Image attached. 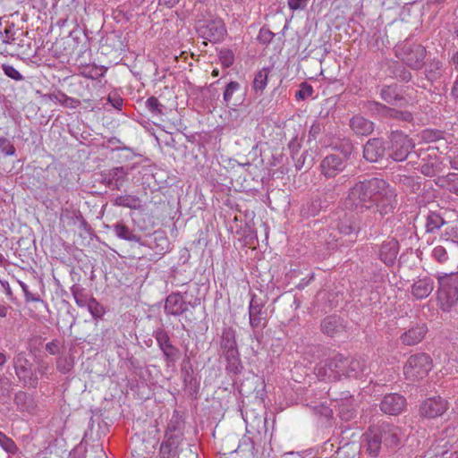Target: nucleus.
I'll use <instances>...</instances> for the list:
<instances>
[{
  "instance_id": "1",
  "label": "nucleus",
  "mask_w": 458,
  "mask_h": 458,
  "mask_svg": "<svg viewBox=\"0 0 458 458\" xmlns=\"http://www.w3.org/2000/svg\"><path fill=\"white\" fill-rule=\"evenodd\" d=\"M401 429L388 422H379L369 428L367 451L371 457L386 455L396 450L400 445Z\"/></svg>"
},
{
  "instance_id": "2",
  "label": "nucleus",
  "mask_w": 458,
  "mask_h": 458,
  "mask_svg": "<svg viewBox=\"0 0 458 458\" xmlns=\"http://www.w3.org/2000/svg\"><path fill=\"white\" fill-rule=\"evenodd\" d=\"M385 189V180L377 177L365 179L356 182L348 192L346 204L360 210H369L374 208L377 196Z\"/></svg>"
},
{
  "instance_id": "3",
  "label": "nucleus",
  "mask_w": 458,
  "mask_h": 458,
  "mask_svg": "<svg viewBox=\"0 0 458 458\" xmlns=\"http://www.w3.org/2000/svg\"><path fill=\"white\" fill-rule=\"evenodd\" d=\"M437 301L441 310L448 312L458 302V273L438 277Z\"/></svg>"
},
{
  "instance_id": "4",
  "label": "nucleus",
  "mask_w": 458,
  "mask_h": 458,
  "mask_svg": "<svg viewBox=\"0 0 458 458\" xmlns=\"http://www.w3.org/2000/svg\"><path fill=\"white\" fill-rule=\"evenodd\" d=\"M395 54L407 66L418 71L424 66L427 50L420 44L404 42L396 47Z\"/></svg>"
},
{
  "instance_id": "5",
  "label": "nucleus",
  "mask_w": 458,
  "mask_h": 458,
  "mask_svg": "<svg viewBox=\"0 0 458 458\" xmlns=\"http://www.w3.org/2000/svg\"><path fill=\"white\" fill-rule=\"evenodd\" d=\"M432 369V359L425 352L411 355L403 367L407 379L419 380L424 378Z\"/></svg>"
},
{
  "instance_id": "6",
  "label": "nucleus",
  "mask_w": 458,
  "mask_h": 458,
  "mask_svg": "<svg viewBox=\"0 0 458 458\" xmlns=\"http://www.w3.org/2000/svg\"><path fill=\"white\" fill-rule=\"evenodd\" d=\"M388 138L387 157L395 162L404 161L414 148L412 140L399 131H392Z\"/></svg>"
},
{
  "instance_id": "7",
  "label": "nucleus",
  "mask_w": 458,
  "mask_h": 458,
  "mask_svg": "<svg viewBox=\"0 0 458 458\" xmlns=\"http://www.w3.org/2000/svg\"><path fill=\"white\" fill-rule=\"evenodd\" d=\"M349 358L343 354H336L328 358L323 367L318 368V376L325 379L339 380L343 376L346 377Z\"/></svg>"
},
{
  "instance_id": "8",
  "label": "nucleus",
  "mask_w": 458,
  "mask_h": 458,
  "mask_svg": "<svg viewBox=\"0 0 458 458\" xmlns=\"http://www.w3.org/2000/svg\"><path fill=\"white\" fill-rule=\"evenodd\" d=\"M14 369L15 373L22 382L23 386L30 388H37L38 385V377L37 371L33 369L32 363L26 358L23 352L18 353L14 359Z\"/></svg>"
},
{
  "instance_id": "9",
  "label": "nucleus",
  "mask_w": 458,
  "mask_h": 458,
  "mask_svg": "<svg viewBox=\"0 0 458 458\" xmlns=\"http://www.w3.org/2000/svg\"><path fill=\"white\" fill-rule=\"evenodd\" d=\"M200 304V299L196 298L193 301H187L186 296H183L182 293H171L165 298L164 310L166 315L180 317L189 310V307L194 309Z\"/></svg>"
},
{
  "instance_id": "10",
  "label": "nucleus",
  "mask_w": 458,
  "mask_h": 458,
  "mask_svg": "<svg viewBox=\"0 0 458 458\" xmlns=\"http://www.w3.org/2000/svg\"><path fill=\"white\" fill-rule=\"evenodd\" d=\"M153 337L163 353L164 360L167 367L174 366L180 359V350L173 344L168 333L162 327L153 332Z\"/></svg>"
},
{
  "instance_id": "11",
  "label": "nucleus",
  "mask_w": 458,
  "mask_h": 458,
  "mask_svg": "<svg viewBox=\"0 0 458 458\" xmlns=\"http://www.w3.org/2000/svg\"><path fill=\"white\" fill-rule=\"evenodd\" d=\"M389 142L382 137L369 139L363 145L362 157L369 163H378L388 153Z\"/></svg>"
},
{
  "instance_id": "12",
  "label": "nucleus",
  "mask_w": 458,
  "mask_h": 458,
  "mask_svg": "<svg viewBox=\"0 0 458 458\" xmlns=\"http://www.w3.org/2000/svg\"><path fill=\"white\" fill-rule=\"evenodd\" d=\"M181 377L185 390L191 400L199 398L200 383L194 375L193 367L189 357L182 360L181 365Z\"/></svg>"
},
{
  "instance_id": "13",
  "label": "nucleus",
  "mask_w": 458,
  "mask_h": 458,
  "mask_svg": "<svg viewBox=\"0 0 458 458\" xmlns=\"http://www.w3.org/2000/svg\"><path fill=\"white\" fill-rule=\"evenodd\" d=\"M266 300L255 294L251 296L249 305L250 325L252 328H264L267 325V310Z\"/></svg>"
},
{
  "instance_id": "14",
  "label": "nucleus",
  "mask_w": 458,
  "mask_h": 458,
  "mask_svg": "<svg viewBox=\"0 0 458 458\" xmlns=\"http://www.w3.org/2000/svg\"><path fill=\"white\" fill-rule=\"evenodd\" d=\"M199 35L212 43L220 42L226 34V29L221 19H214L200 24L197 28Z\"/></svg>"
},
{
  "instance_id": "15",
  "label": "nucleus",
  "mask_w": 458,
  "mask_h": 458,
  "mask_svg": "<svg viewBox=\"0 0 458 458\" xmlns=\"http://www.w3.org/2000/svg\"><path fill=\"white\" fill-rule=\"evenodd\" d=\"M377 196V201L375 207L377 209L375 213H378L380 217L384 216L393 214L396 206L397 199L394 191L389 187V184L385 181V189L381 191Z\"/></svg>"
},
{
  "instance_id": "16",
  "label": "nucleus",
  "mask_w": 458,
  "mask_h": 458,
  "mask_svg": "<svg viewBox=\"0 0 458 458\" xmlns=\"http://www.w3.org/2000/svg\"><path fill=\"white\" fill-rule=\"evenodd\" d=\"M320 173L327 179L336 177L347 167L345 158L339 154H328L320 162Z\"/></svg>"
},
{
  "instance_id": "17",
  "label": "nucleus",
  "mask_w": 458,
  "mask_h": 458,
  "mask_svg": "<svg viewBox=\"0 0 458 458\" xmlns=\"http://www.w3.org/2000/svg\"><path fill=\"white\" fill-rule=\"evenodd\" d=\"M448 402L445 399L436 396L423 401L419 412L423 418L435 419L442 416L448 410Z\"/></svg>"
},
{
  "instance_id": "18",
  "label": "nucleus",
  "mask_w": 458,
  "mask_h": 458,
  "mask_svg": "<svg viewBox=\"0 0 458 458\" xmlns=\"http://www.w3.org/2000/svg\"><path fill=\"white\" fill-rule=\"evenodd\" d=\"M419 157L421 161L420 170L425 176L434 177L442 172V162L433 148L421 151Z\"/></svg>"
},
{
  "instance_id": "19",
  "label": "nucleus",
  "mask_w": 458,
  "mask_h": 458,
  "mask_svg": "<svg viewBox=\"0 0 458 458\" xmlns=\"http://www.w3.org/2000/svg\"><path fill=\"white\" fill-rule=\"evenodd\" d=\"M406 404V399L403 395L393 393L384 395L380 402L379 408L385 414L397 416L404 411Z\"/></svg>"
},
{
  "instance_id": "20",
  "label": "nucleus",
  "mask_w": 458,
  "mask_h": 458,
  "mask_svg": "<svg viewBox=\"0 0 458 458\" xmlns=\"http://www.w3.org/2000/svg\"><path fill=\"white\" fill-rule=\"evenodd\" d=\"M128 170L123 166L114 167L101 174L102 182L111 190L120 191L127 180Z\"/></svg>"
},
{
  "instance_id": "21",
  "label": "nucleus",
  "mask_w": 458,
  "mask_h": 458,
  "mask_svg": "<svg viewBox=\"0 0 458 458\" xmlns=\"http://www.w3.org/2000/svg\"><path fill=\"white\" fill-rule=\"evenodd\" d=\"M379 97L382 101L390 106H404L407 100L401 93L397 84L384 85L379 89Z\"/></svg>"
},
{
  "instance_id": "22",
  "label": "nucleus",
  "mask_w": 458,
  "mask_h": 458,
  "mask_svg": "<svg viewBox=\"0 0 458 458\" xmlns=\"http://www.w3.org/2000/svg\"><path fill=\"white\" fill-rule=\"evenodd\" d=\"M428 330V327L425 323H416L404 331L400 335L399 339L403 344L413 346L420 344L424 339Z\"/></svg>"
},
{
  "instance_id": "23",
  "label": "nucleus",
  "mask_w": 458,
  "mask_h": 458,
  "mask_svg": "<svg viewBox=\"0 0 458 458\" xmlns=\"http://www.w3.org/2000/svg\"><path fill=\"white\" fill-rule=\"evenodd\" d=\"M325 195L326 196L324 198L322 197V194H319L313 198L311 201L302 208L301 212L309 216H315L322 209L327 208L330 203L334 202L335 195L330 189H328V194L325 192Z\"/></svg>"
},
{
  "instance_id": "24",
  "label": "nucleus",
  "mask_w": 458,
  "mask_h": 458,
  "mask_svg": "<svg viewBox=\"0 0 458 458\" xmlns=\"http://www.w3.org/2000/svg\"><path fill=\"white\" fill-rule=\"evenodd\" d=\"M219 347L221 356L239 352L236 341V331L232 327H225L222 329Z\"/></svg>"
},
{
  "instance_id": "25",
  "label": "nucleus",
  "mask_w": 458,
  "mask_h": 458,
  "mask_svg": "<svg viewBox=\"0 0 458 458\" xmlns=\"http://www.w3.org/2000/svg\"><path fill=\"white\" fill-rule=\"evenodd\" d=\"M322 333L328 337H335L345 331L344 319L336 315L327 316L320 323Z\"/></svg>"
},
{
  "instance_id": "26",
  "label": "nucleus",
  "mask_w": 458,
  "mask_h": 458,
  "mask_svg": "<svg viewBox=\"0 0 458 458\" xmlns=\"http://www.w3.org/2000/svg\"><path fill=\"white\" fill-rule=\"evenodd\" d=\"M399 252V242L394 238L387 239L382 242L379 249V259L386 266L394 264Z\"/></svg>"
},
{
  "instance_id": "27",
  "label": "nucleus",
  "mask_w": 458,
  "mask_h": 458,
  "mask_svg": "<svg viewBox=\"0 0 458 458\" xmlns=\"http://www.w3.org/2000/svg\"><path fill=\"white\" fill-rule=\"evenodd\" d=\"M349 126L357 136H369L375 129L374 122L361 114H355L349 120Z\"/></svg>"
},
{
  "instance_id": "28",
  "label": "nucleus",
  "mask_w": 458,
  "mask_h": 458,
  "mask_svg": "<svg viewBox=\"0 0 458 458\" xmlns=\"http://www.w3.org/2000/svg\"><path fill=\"white\" fill-rule=\"evenodd\" d=\"M140 245L148 246L158 255L165 254L169 249V240L162 231H155L152 236L145 242H140Z\"/></svg>"
},
{
  "instance_id": "29",
  "label": "nucleus",
  "mask_w": 458,
  "mask_h": 458,
  "mask_svg": "<svg viewBox=\"0 0 458 458\" xmlns=\"http://www.w3.org/2000/svg\"><path fill=\"white\" fill-rule=\"evenodd\" d=\"M364 107L369 114L377 120H387L390 116L392 106L386 103L376 100H368L364 104Z\"/></svg>"
},
{
  "instance_id": "30",
  "label": "nucleus",
  "mask_w": 458,
  "mask_h": 458,
  "mask_svg": "<svg viewBox=\"0 0 458 458\" xmlns=\"http://www.w3.org/2000/svg\"><path fill=\"white\" fill-rule=\"evenodd\" d=\"M180 435L169 437L162 442L159 448V458H174L182 445Z\"/></svg>"
},
{
  "instance_id": "31",
  "label": "nucleus",
  "mask_w": 458,
  "mask_h": 458,
  "mask_svg": "<svg viewBox=\"0 0 458 458\" xmlns=\"http://www.w3.org/2000/svg\"><path fill=\"white\" fill-rule=\"evenodd\" d=\"M433 290L434 281L428 276L415 281L411 285V294L418 300L427 298Z\"/></svg>"
},
{
  "instance_id": "32",
  "label": "nucleus",
  "mask_w": 458,
  "mask_h": 458,
  "mask_svg": "<svg viewBox=\"0 0 458 458\" xmlns=\"http://www.w3.org/2000/svg\"><path fill=\"white\" fill-rule=\"evenodd\" d=\"M337 229L340 233L349 236L351 241H355L361 228L354 217H345L340 219L337 224Z\"/></svg>"
},
{
  "instance_id": "33",
  "label": "nucleus",
  "mask_w": 458,
  "mask_h": 458,
  "mask_svg": "<svg viewBox=\"0 0 458 458\" xmlns=\"http://www.w3.org/2000/svg\"><path fill=\"white\" fill-rule=\"evenodd\" d=\"M424 66L425 78L431 84L440 80L443 76V63L439 59L433 58L427 63L424 62Z\"/></svg>"
},
{
  "instance_id": "34",
  "label": "nucleus",
  "mask_w": 458,
  "mask_h": 458,
  "mask_svg": "<svg viewBox=\"0 0 458 458\" xmlns=\"http://www.w3.org/2000/svg\"><path fill=\"white\" fill-rule=\"evenodd\" d=\"M225 359V371L230 377L234 380V377L239 376L244 369L242 362L240 352H234L223 356Z\"/></svg>"
},
{
  "instance_id": "35",
  "label": "nucleus",
  "mask_w": 458,
  "mask_h": 458,
  "mask_svg": "<svg viewBox=\"0 0 458 458\" xmlns=\"http://www.w3.org/2000/svg\"><path fill=\"white\" fill-rule=\"evenodd\" d=\"M357 404L352 395L341 399L339 415L343 420L349 421L357 415Z\"/></svg>"
},
{
  "instance_id": "36",
  "label": "nucleus",
  "mask_w": 458,
  "mask_h": 458,
  "mask_svg": "<svg viewBox=\"0 0 458 458\" xmlns=\"http://www.w3.org/2000/svg\"><path fill=\"white\" fill-rule=\"evenodd\" d=\"M395 180L405 191L417 193L421 190V177L420 176L397 174Z\"/></svg>"
},
{
  "instance_id": "37",
  "label": "nucleus",
  "mask_w": 458,
  "mask_h": 458,
  "mask_svg": "<svg viewBox=\"0 0 458 458\" xmlns=\"http://www.w3.org/2000/svg\"><path fill=\"white\" fill-rule=\"evenodd\" d=\"M107 228H112L115 235L124 241L140 242V237L133 233L132 230L129 228L123 221L114 224L112 226L106 225Z\"/></svg>"
},
{
  "instance_id": "38",
  "label": "nucleus",
  "mask_w": 458,
  "mask_h": 458,
  "mask_svg": "<svg viewBox=\"0 0 458 458\" xmlns=\"http://www.w3.org/2000/svg\"><path fill=\"white\" fill-rule=\"evenodd\" d=\"M445 225H446V222L439 213L431 211L426 216L425 229L427 233H434Z\"/></svg>"
},
{
  "instance_id": "39",
  "label": "nucleus",
  "mask_w": 458,
  "mask_h": 458,
  "mask_svg": "<svg viewBox=\"0 0 458 458\" xmlns=\"http://www.w3.org/2000/svg\"><path fill=\"white\" fill-rule=\"evenodd\" d=\"M271 69L265 67L256 72L252 82V89L256 94L261 95L267 84L268 75Z\"/></svg>"
},
{
  "instance_id": "40",
  "label": "nucleus",
  "mask_w": 458,
  "mask_h": 458,
  "mask_svg": "<svg viewBox=\"0 0 458 458\" xmlns=\"http://www.w3.org/2000/svg\"><path fill=\"white\" fill-rule=\"evenodd\" d=\"M366 371L365 360L362 358H349L346 377H358Z\"/></svg>"
},
{
  "instance_id": "41",
  "label": "nucleus",
  "mask_w": 458,
  "mask_h": 458,
  "mask_svg": "<svg viewBox=\"0 0 458 458\" xmlns=\"http://www.w3.org/2000/svg\"><path fill=\"white\" fill-rule=\"evenodd\" d=\"M49 98L51 100L57 101L63 106L69 108H75L81 104V101L79 99L68 97L62 91H58L57 94H50Z\"/></svg>"
},
{
  "instance_id": "42",
  "label": "nucleus",
  "mask_w": 458,
  "mask_h": 458,
  "mask_svg": "<svg viewBox=\"0 0 458 458\" xmlns=\"http://www.w3.org/2000/svg\"><path fill=\"white\" fill-rule=\"evenodd\" d=\"M140 199L132 195H122L118 196L114 199V205L129 208L131 209H137L140 206Z\"/></svg>"
},
{
  "instance_id": "43",
  "label": "nucleus",
  "mask_w": 458,
  "mask_h": 458,
  "mask_svg": "<svg viewBox=\"0 0 458 458\" xmlns=\"http://www.w3.org/2000/svg\"><path fill=\"white\" fill-rule=\"evenodd\" d=\"M440 241L458 244V225H446L441 233Z\"/></svg>"
},
{
  "instance_id": "44",
  "label": "nucleus",
  "mask_w": 458,
  "mask_h": 458,
  "mask_svg": "<svg viewBox=\"0 0 458 458\" xmlns=\"http://www.w3.org/2000/svg\"><path fill=\"white\" fill-rule=\"evenodd\" d=\"M71 293L74 298L76 304L79 307L83 308L87 306V304L89 301V298L85 293L84 288H82L79 284H73L71 287Z\"/></svg>"
},
{
  "instance_id": "45",
  "label": "nucleus",
  "mask_w": 458,
  "mask_h": 458,
  "mask_svg": "<svg viewBox=\"0 0 458 458\" xmlns=\"http://www.w3.org/2000/svg\"><path fill=\"white\" fill-rule=\"evenodd\" d=\"M294 160V166L296 168V170H302V169H305L306 171H308L309 169L311 168L312 165H313V157H311V155H309L308 151H304L303 153H301L299 157L298 156H295V159Z\"/></svg>"
},
{
  "instance_id": "46",
  "label": "nucleus",
  "mask_w": 458,
  "mask_h": 458,
  "mask_svg": "<svg viewBox=\"0 0 458 458\" xmlns=\"http://www.w3.org/2000/svg\"><path fill=\"white\" fill-rule=\"evenodd\" d=\"M389 119L404 123H412L414 117L412 113L410 111H403L392 106Z\"/></svg>"
},
{
  "instance_id": "47",
  "label": "nucleus",
  "mask_w": 458,
  "mask_h": 458,
  "mask_svg": "<svg viewBox=\"0 0 458 458\" xmlns=\"http://www.w3.org/2000/svg\"><path fill=\"white\" fill-rule=\"evenodd\" d=\"M145 106L153 115L164 114L165 106L154 96L149 97L146 100Z\"/></svg>"
},
{
  "instance_id": "48",
  "label": "nucleus",
  "mask_w": 458,
  "mask_h": 458,
  "mask_svg": "<svg viewBox=\"0 0 458 458\" xmlns=\"http://www.w3.org/2000/svg\"><path fill=\"white\" fill-rule=\"evenodd\" d=\"M177 458H199L198 446L195 444H188L180 446Z\"/></svg>"
},
{
  "instance_id": "49",
  "label": "nucleus",
  "mask_w": 458,
  "mask_h": 458,
  "mask_svg": "<svg viewBox=\"0 0 458 458\" xmlns=\"http://www.w3.org/2000/svg\"><path fill=\"white\" fill-rule=\"evenodd\" d=\"M86 307L94 318H100L105 314L104 307L93 297H89Z\"/></svg>"
},
{
  "instance_id": "50",
  "label": "nucleus",
  "mask_w": 458,
  "mask_h": 458,
  "mask_svg": "<svg viewBox=\"0 0 458 458\" xmlns=\"http://www.w3.org/2000/svg\"><path fill=\"white\" fill-rule=\"evenodd\" d=\"M241 89V85L238 81H231L225 88L223 99L226 103V106H229L233 96L235 92H237Z\"/></svg>"
},
{
  "instance_id": "51",
  "label": "nucleus",
  "mask_w": 458,
  "mask_h": 458,
  "mask_svg": "<svg viewBox=\"0 0 458 458\" xmlns=\"http://www.w3.org/2000/svg\"><path fill=\"white\" fill-rule=\"evenodd\" d=\"M0 446L9 454H15L18 450L14 441L7 437L4 433L0 431Z\"/></svg>"
},
{
  "instance_id": "52",
  "label": "nucleus",
  "mask_w": 458,
  "mask_h": 458,
  "mask_svg": "<svg viewBox=\"0 0 458 458\" xmlns=\"http://www.w3.org/2000/svg\"><path fill=\"white\" fill-rule=\"evenodd\" d=\"M314 90L310 84L308 82H302L300 85V89L295 93V98L297 100H305L307 98L311 97Z\"/></svg>"
},
{
  "instance_id": "53",
  "label": "nucleus",
  "mask_w": 458,
  "mask_h": 458,
  "mask_svg": "<svg viewBox=\"0 0 458 458\" xmlns=\"http://www.w3.org/2000/svg\"><path fill=\"white\" fill-rule=\"evenodd\" d=\"M275 37V33H273L266 26L260 28L258 35V40L260 44L267 46L271 43Z\"/></svg>"
},
{
  "instance_id": "54",
  "label": "nucleus",
  "mask_w": 458,
  "mask_h": 458,
  "mask_svg": "<svg viewBox=\"0 0 458 458\" xmlns=\"http://www.w3.org/2000/svg\"><path fill=\"white\" fill-rule=\"evenodd\" d=\"M177 435H180L181 441H182L183 440V433L180 429L179 422L177 420H175V421L171 420L167 425V428H166V430L165 433V438L167 439L169 437H174V436H177Z\"/></svg>"
},
{
  "instance_id": "55",
  "label": "nucleus",
  "mask_w": 458,
  "mask_h": 458,
  "mask_svg": "<svg viewBox=\"0 0 458 458\" xmlns=\"http://www.w3.org/2000/svg\"><path fill=\"white\" fill-rule=\"evenodd\" d=\"M219 60L223 66L230 67L234 62V55L232 50L225 48L219 52Z\"/></svg>"
},
{
  "instance_id": "56",
  "label": "nucleus",
  "mask_w": 458,
  "mask_h": 458,
  "mask_svg": "<svg viewBox=\"0 0 458 458\" xmlns=\"http://www.w3.org/2000/svg\"><path fill=\"white\" fill-rule=\"evenodd\" d=\"M432 257L436 261L439 263H445L449 259L446 249L442 245H437L433 249Z\"/></svg>"
},
{
  "instance_id": "57",
  "label": "nucleus",
  "mask_w": 458,
  "mask_h": 458,
  "mask_svg": "<svg viewBox=\"0 0 458 458\" xmlns=\"http://www.w3.org/2000/svg\"><path fill=\"white\" fill-rule=\"evenodd\" d=\"M2 70L7 77L16 81H21L24 79L20 72L17 71L13 65L4 64H2Z\"/></svg>"
},
{
  "instance_id": "58",
  "label": "nucleus",
  "mask_w": 458,
  "mask_h": 458,
  "mask_svg": "<svg viewBox=\"0 0 458 458\" xmlns=\"http://www.w3.org/2000/svg\"><path fill=\"white\" fill-rule=\"evenodd\" d=\"M15 30L14 25L11 24L7 26L4 32L0 31V37L2 38L3 43L4 44H12L15 40Z\"/></svg>"
},
{
  "instance_id": "59",
  "label": "nucleus",
  "mask_w": 458,
  "mask_h": 458,
  "mask_svg": "<svg viewBox=\"0 0 458 458\" xmlns=\"http://www.w3.org/2000/svg\"><path fill=\"white\" fill-rule=\"evenodd\" d=\"M0 151L7 156H13L16 150L10 140L0 137Z\"/></svg>"
},
{
  "instance_id": "60",
  "label": "nucleus",
  "mask_w": 458,
  "mask_h": 458,
  "mask_svg": "<svg viewBox=\"0 0 458 458\" xmlns=\"http://www.w3.org/2000/svg\"><path fill=\"white\" fill-rule=\"evenodd\" d=\"M12 392V382L11 380L3 376L0 377V397H9Z\"/></svg>"
},
{
  "instance_id": "61",
  "label": "nucleus",
  "mask_w": 458,
  "mask_h": 458,
  "mask_svg": "<svg viewBox=\"0 0 458 458\" xmlns=\"http://www.w3.org/2000/svg\"><path fill=\"white\" fill-rule=\"evenodd\" d=\"M444 132L439 130H425L422 131V139L426 141H436L443 139Z\"/></svg>"
},
{
  "instance_id": "62",
  "label": "nucleus",
  "mask_w": 458,
  "mask_h": 458,
  "mask_svg": "<svg viewBox=\"0 0 458 458\" xmlns=\"http://www.w3.org/2000/svg\"><path fill=\"white\" fill-rule=\"evenodd\" d=\"M107 102L116 110H122L123 105V99L122 97L116 93L112 92L107 96Z\"/></svg>"
},
{
  "instance_id": "63",
  "label": "nucleus",
  "mask_w": 458,
  "mask_h": 458,
  "mask_svg": "<svg viewBox=\"0 0 458 458\" xmlns=\"http://www.w3.org/2000/svg\"><path fill=\"white\" fill-rule=\"evenodd\" d=\"M19 284L21 285V287L22 288V291L24 293V296H25V300L26 301H40V302H44L43 300H41V298L39 297V295L38 294H35V293H32L31 292H30L29 288H28V285L21 282V281H19Z\"/></svg>"
},
{
  "instance_id": "64",
  "label": "nucleus",
  "mask_w": 458,
  "mask_h": 458,
  "mask_svg": "<svg viewBox=\"0 0 458 458\" xmlns=\"http://www.w3.org/2000/svg\"><path fill=\"white\" fill-rule=\"evenodd\" d=\"M301 147V140H299V138L297 136L293 137L290 140V142L288 144V148L290 150L293 159H295V156H298Z\"/></svg>"
}]
</instances>
